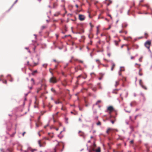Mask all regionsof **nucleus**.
<instances>
[{"instance_id": "obj_1", "label": "nucleus", "mask_w": 152, "mask_h": 152, "mask_svg": "<svg viewBox=\"0 0 152 152\" xmlns=\"http://www.w3.org/2000/svg\"><path fill=\"white\" fill-rule=\"evenodd\" d=\"M59 146H61L63 147V148L64 147V145L63 143H58L54 148V151L52 152H56V150L57 149H59V148H58Z\"/></svg>"}, {"instance_id": "obj_2", "label": "nucleus", "mask_w": 152, "mask_h": 152, "mask_svg": "<svg viewBox=\"0 0 152 152\" xmlns=\"http://www.w3.org/2000/svg\"><path fill=\"white\" fill-rule=\"evenodd\" d=\"M151 43L150 41H147L145 44V47L148 49L149 51H150V47L151 46Z\"/></svg>"}, {"instance_id": "obj_3", "label": "nucleus", "mask_w": 152, "mask_h": 152, "mask_svg": "<svg viewBox=\"0 0 152 152\" xmlns=\"http://www.w3.org/2000/svg\"><path fill=\"white\" fill-rule=\"evenodd\" d=\"M49 81L50 83H55L57 82L56 78L54 77H51L49 80Z\"/></svg>"}, {"instance_id": "obj_4", "label": "nucleus", "mask_w": 152, "mask_h": 152, "mask_svg": "<svg viewBox=\"0 0 152 152\" xmlns=\"http://www.w3.org/2000/svg\"><path fill=\"white\" fill-rule=\"evenodd\" d=\"M85 16L83 15L79 14V19L80 21H83L85 20Z\"/></svg>"}, {"instance_id": "obj_5", "label": "nucleus", "mask_w": 152, "mask_h": 152, "mask_svg": "<svg viewBox=\"0 0 152 152\" xmlns=\"http://www.w3.org/2000/svg\"><path fill=\"white\" fill-rule=\"evenodd\" d=\"M114 110V108L112 106H110L107 108V110L109 111V113H110L111 112L113 111Z\"/></svg>"}, {"instance_id": "obj_6", "label": "nucleus", "mask_w": 152, "mask_h": 152, "mask_svg": "<svg viewBox=\"0 0 152 152\" xmlns=\"http://www.w3.org/2000/svg\"><path fill=\"white\" fill-rule=\"evenodd\" d=\"M79 134L80 136L83 137H84L85 136V134L84 132H82L81 131H79Z\"/></svg>"}, {"instance_id": "obj_7", "label": "nucleus", "mask_w": 152, "mask_h": 152, "mask_svg": "<svg viewBox=\"0 0 152 152\" xmlns=\"http://www.w3.org/2000/svg\"><path fill=\"white\" fill-rule=\"evenodd\" d=\"M114 129H113L111 128H108L107 130L106 131V132L107 134H109V132L111 131H113Z\"/></svg>"}, {"instance_id": "obj_8", "label": "nucleus", "mask_w": 152, "mask_h": 152, "mask_svg": "<svg viewBox=\"0 0 152 152\" xmlns=\"http://www.w3.org/2000/svg\"><path fill=\"white\" fill-rule=\"evenodd\" d=\"M38 143L40 147H44V145H43V144H42V140H38Z\"/></svg>"}, {"instance_id": "obj_9", "label": "nucleus", "mask_w": 152, "mask_h": 152, "mask_svg": "<svg viewBox=\"0 0 152 152\" xmlns=\"http://www.w3.org/2000/svg\"><path fill=\"white\" fill-rule=\"evenodd\" d=\"M93 151H94L95 152H101V149L100 147H98L96 150L93 149Z\"/></svg>"}, {"instance_id": "obj_10", "label": "nucleus", "mask_w": 152, "mask_h": 152, "mask_svg": "<svg viewBox=\"0 0 152 152\" xmlns=\"http://www.w3.org/2000/svg\"><path fill=\"white\" fill-rule=\"evenodd\" d=\"M31 81H32V83H31V85L32 86H33V85H34L35 84V81H34V79L33 78H31Z\"/></svg>"}, {"instance_id": "obj_11", "label": "nucleus", "mask_w": 152, "mask_h": 152, "mask_svg": "<svg viewBox=\"0 0 152 152\" xmlns=\"http://www.w3.org/2000/svg\"><path fill=\"white\" fill-rule=\"evenodd\" d=\"M128 26V24L126 23H123L122 25V27L123 28H126Z\"/></svg>"}, {"instance_id": "obj_12", "label": "nucleus", "mask_w": 152, "mask_h": 152, "mask_svg": "<svg viewBox=\"0 0 152 152\" xmlns=\"http://www.w3.org/2000/svg\"><path fill=\"white\" fill-rule=\"evenodd\" d=\"M115 66V64L114 63H112V66L111 68V70L113 71V69L114 68Z\"/></svg>"}, {"instance_id": "obj_13", "label": "nucleus", "mask_w": 152, "mask_h": 152, "mask_svg": "<svg viewBox=\"0 0 152 152\" xmlns=\"http://www.w3.org/2000/svg\"><path fill=\"white\" fill-rule=\"evenodd\" d=\"M119 80L115 82V87H116L118 85H119Z\"/></svg>"}, {"instance_id": "obj_14", "label": "nucleus", "mask_w": 152, "mask_h": 152, "mask_svg": "<svg viewBox=\"0 0 152 152\" xmlns=\"http://www.w3.org/2000/svg\"><path fill=\"white\" fill-rule=\"evenodd\" d=\"M141 71H142L141 69H140L139 72V74L140 76H142L143 74L141 72Z\"/></svg>"}, {"instance_id": "obj_15", "label": "nucleus", "mask_w": 152, "mask_h": 152, "mask_svg": "<svg viewBox=\"0 0 152 152\" xmlns=\"http://www.w3.org/2000/svg\"><path fill=\"white\" fill-rule=\"evenodd\" d=\"M41 124V123L39 121H38V123L36 124V126L38 127Z\"/></svg>"}, {"instance_id": "obj_16", "label": "nucleus", "mask_w": 152, "mask_h": 152, "mask_svg": "<svg viewBox=\"0 0 152 152\" xmlns=\"http://www.w3.org/2000/svg\"><path fill=\"white\" fill-rule=\"evenodd\" d=\"M145 90H147V88L146 86H145L143 85V84L141 86Z\"/></svg>"}, {"instance_id": "obj_17", "label": "nucleus", "mask_w": 152, "mask_h": 152, "mask_svg": "<svg viewBox=\"0 0 152 152\" xmlns=\"http://www.w3.org/2000/svg\"><path fill=\"white\" fill-rule=\"evenodd\" d=\"M109 3L107 4V5L109 6L110 4L112 3V1L110 0H108Z\"/></svg>"}, {"instance_id": "obj_18", "label": "nucleus", "mask_w": 152, "mask_h": 152, "mask_svg": "<svg viewBox=\"0 0 152 152\" xmlns=\"http://www.w3.org/2000/svg\"><path fill=\"white\" fill-rule=\"evenodd\" d=\"M139 84L140 86L142 85L143 84L142 80L141 79L139 80Z\"/></svg>"}, {"instance_id": "obj_19", "label": "nucleus", "mask_w": 152, "mask_h": 152, "mask_svg": "<svg viewBox=\"0 0 152 152\" xmlns=\"http://www.w3.org/2000/svg\"><path fill=\"white\" fill-rule=\"evenodd\" d=\"M41 89L42 88H38L37 90V93H38L41 90Z\"/></svg>"}, {"instance_id": "obj_20", "label": "nucleus", "mask_w": 152, "mask_h": 152, "mask_svg": "<svg viewBox=\"0 0 152 152\" xmlns=\"http://www.w3.org/2000/svg\"><path fill=\"white\" fill-rule=\"evenodd\" d=\"M57 6V4L56 3H54L53 4V7L55 8Z\"/></svg>"}, {"instance_id": "obj_21", "label": "nucleus", "mask_w": 152, "mask_h": 152, "mask_svg": "<svg viewBox=\"0 0 152 152\" xmlns=\"http://www.w3.org/2000/svg\"><path fill=\"white\" fill-rule=\"evenodd\" d=\"M118 91V90H113V93H114V94H116L117 93V91Z\"/></svg>"}, {"instance_id": "obj_22", "label": "nucleus", "mask_w": 152, "mask_h": 152, "mask_svg": "<svg viewBox=\"0 0 152 152\" xmlns=\"http://www.w3.org/2000/svg\"><path fill=\"white\" fill-rule=\"evenodd\" d=\"M55 103L56 104H59V103H61V102L59 101L58 100L57 101H55Z\"/></svg>"}, {"instance_id": "obj_23", "label": "nucleus", "mask_w": 152, "mask_h": 152, "mask_svg": "<svg viewBox=\"0 0 152 152\" xmlns=\"http://www.w3.org/2000/svg\"><path fill=\"white\" fill-rule=\"evenodd\" d=\"M96 61L97 63L99 64L100 63V61L99 59H96Z\"/></svg>"}, {"instance_id": "obj_24", "label": "nucleus", "mask_w": 152, "mask_h": 152, "mask_svg": "<svg viewBox=\"0 0 152 152\" xmlns=\"http://www.w3.org/2000/svg\"><path fill=\"white\" fill-rule=\"evenodd\" d=\"M145 38L146 39L147 38L148 36V34L147 33H145Z\"/></svg>"}, {"instance_id": "obj_25", "label": "nucleus", "mask_w": 152, "mask_h": 152, "mask_svg": "<svg viewBox=\"0 0 152 152\" xmlns=\"http://www.w3.org/2000/svg\"><path fill=\"white\" fill-rule=\"evenodd\" d=\"M96 124L97 125H100L101 124V123L100 121H98V122Z\"/></svg>"}, {"instance_id": "obj_26", "label": "nucleus", "mask_w": 152, "mask_h": 152, "mask_svg": "<svg viewBox=\"0 0 152 152\" xmlns=\"http://www.w3.org/2000/svg\"><path fill=\"white\" fill-rule=\"evenodd\" d=\"M114 42H115V44L116 45H118V42L117 41H114Z\"/></svg>"}, {"instance_id": "obj_27", "label": "nucleus", "mask_w": 152, "mask_h": 152, "mask_svg": "<svg viewBox=\"0 0 152 152\" xmlns=\"http://www.w3.org/2000/svg\"><path fill=\"white\" fill-rule=\"evenodd\" d=\"M92 90L94 91H96L97 90V89L96 88H92Z\"/></svg>"}, {"instance_id": "obj_28", "label": "nucleus", "mask_w": 152, "mask_h": 152, "mask_svg": "<svg viewBox=\"0 0 152 152\" xmlns=\"http://www.w3.org/2000/svg\"><path fill=\"white\" fill-rule=\"evenodd\" d=\"M98 85L99 86V88H100V89H102V88L101 86V84H100V83H99L98 84Z\"/></svg>"}, {"instance_id": "obj_29", "label": "nucleus", "mask_w": 152, "mask_h": 152, "mask_svg": "<svg viewBox=\"0 0 152 152\" xmlns=\"http://www.w3.org/2000/svg\"><path fill=\"white\" fill-rule=\"evenodd\" d=\"M37 72V70H35V71H34L32 73V74L33 75H34V74L35 73H36Z\"/></svg>"}, {"instance_id": "obj_30", "label": "nucleus", "mask_w": 152, "mask_h": 152, "mask_svg": "<svg viewBox=\"0 0 152 152\" xmlns=\"http://www.w3.org/2000/svg\"><path fill=\"white\" fill-rule=\"evenodd\" d=\"M126 46H127V50L128 51H129V50H130L131 49V48H129L128 47V46L127 45H126Z\"/></svg>"}, {"instance_id": "obj_31", "label": "nucleus", "mask_w": 152, "mask_h": 152, "mask_svg": "<svg viewBox=\"0 0 152 152\" xmlns=\"http://www.w3.org/2000/svg\"><path fill=\"white\" fill-rule=\"evenodd\" d=\"M36 151V150L35 149H31V152H34V151Z\"/></svg>"}, {"instance_id": "obj_32", "label": "nucleus", "mask_w": 152, "mask_h": 152, "mask_svg": "<svg viewBox=\"0 0 152 152\" xmlns=\"http://www.w3.org/2000/svg\"><path fill=\"white\" fill-rule=\"evenodd\" d=\"M101 102V100H98L97 101V102L96 103V104H97Z\"/></svg>"}, {"instance_id": "obj_33", "label": "nucleus", "mask_w": 152, "mask_h": 152, "mask_svg": "<svg viewBox=\"0 0 152 152\" xmlns=\"http://www.w3.org/2000/svg\"><path fill=\"white\" fill-rule=\"evenodd\" d=\"M124 93L125 94V97H126L128 95V93L127 92L125 91L124 92Z\"/></svg>"}, {"instance_id": "obj_34", "label": "nucleus", "mask_w": 152, "mask_h": 152, "mask_svg": "<svg viewBox=\"0 0 152 152\" xmlns=\"http://www.w3.org/2000/svg\"><path fill=\"white\" fill-rule=\"evenodd\" d=\"M82 76L81 75H79L77 77V80H79V78H80V77H82Z\"/></svg>"}, {"instance_id": "obj_35", "label": "nucleus", "mask_w": 152, "mask_h": 152, "mask_svg": "<svg viewBox=\"0 0 152 152\" xmlns=\"http://www.w3.org/2000/svg\"><path fill=\"white\" fill-rule=\"evenodd\" d=\"M42 144H43V145H44V146L46 144V142H42Z\"/></svg>"}, {"instance_id": "obj_36", "label": "nucleus", "mask_w": 152, "mask_h": 152, "mask_svg": "<svg viewBox=\"0 0 152 152\" xmlns=\"http://www.w3.org/2000/svg\"><path fill=\"white\" fill-rule=\"evenodd\" d=\"M142 57H141L139 59V61L140 62L142 61Z\"/></svg>"}, {"instance_id": "obj_37", "label": "nucleus", "mask_w": 152, "mask_h": 152, "mask_svg": "<svg viewBox=\"0 0 152 152\" xmlns=\"http://www.w3.org/2000/svg\"><path fill=\"white\" fill-rule=\"evenodd\" d=\"M61 110H66L65 108H64L63 107L61 108Z\"/></svg>"}, {"instance_id": "obj_38", "label": "nucleus", "mask_w": 152, "mask_h": 152, "mask_svg": "<svg viewBox=\"0 0 152 152\" xmlns=\"http://www.w3.org/2000/svg\"><path fill=\"white\" fill-rule=\"evenodd\" d=\"M51 90L53 92H55V90H54V89L53 88H52L51 89Z\"/></svg>"}, {"instance_id": "obj_39", "label": "nucleus", "mask_w": 152, "mask_h": 152, "mask_svg": "<svg viewBox=\"0 0 152 152\" xmlns=\"http://www.w3.org/2000/svg\"><path fill=\"white\" fill-rule=\"evenodd\" d=\"M46 27L45 26H42L41 28H42V29H44Z\"/></svg>"}, {"instance_id": "obj_40", "label": "nucleus", "mask_w": 152, "mask_h": 152, "mask_svg": "<svg viewBox=\"0 0 152 152\" xmlns=\"http://www.w3.org/2000/svg\"><path fill=\"white\" fill-rule=\"evenodd\" d=\"M121 70H120V71L118 72V74H119V75H121Z\"/></svg>"}, {"instance_id": "obj_41", "label": "nucleus", "mask_w": 152, "mask_h": 152, "mask_svg": "<svg viewBox=\"0 0 152 152\" xmlns=\"http://www.w3.org/2000/svg\"><path fill=\"white\" fill-rule=\"evenodd\" d=\"M134 142L133 140H132L130 141V144H133Z\"/></svg>"}, {"instance_id": "obj_42", "label": "nucleus", "mask_w": 152, "mask_h": 152, "mask_svg": "<svg viewBox=\"0 0 152 152\" xmlns=\"http://www.w3.org/2000/svg\"><path fill=\"white\" fill-rule=\"evenodd\" d=\"M124 31H123V30H121L119 31V33H124Z\"/></svg>"}, {"instance_id": "obj_43", "label": "nucleus", "mask_w": 152, "mask_h": 152, "mask_svg": "<svg viewBox=\"0 0 152 152\" xmlns=\"http://www.w3.org/2000/svg\"><path fill=\"white\" fill-rule=\"evenodd\" d=\"M120 96L122 100H123V97L122 96V94H120Z\"/></svg>"}, {"instance_id": "obj_44", "label": "nucleus", "mask_w": 152, "mask_h": 152, "mask_svg": "<svg viewBox=\"0 0 152 152\" xmlns=\"http://www.w3.org/2000/svg\"><path fill=\"white\" fill-rule=\"evenodd\" d=\"M3 83H4L7 84V81L6 80H5L4 82Z\"/></svg>"}, {"instance_id": "obj_45", "label": "nucleus", "mask_w": 152, "mask_h": 152, "mask_svg": "<svg viewBox=\"0 0 152 152\" xmlns=\"http://www.w3.org/2000/svg\"><path fill=\"white\" fill-rule=\"evenodd\" d=\"M26 133V132H24L23 133V134H22V135L23 136H24V134H25Z\"/></svg>"}, {"instance_id": "obj_46", "label": "nucleus", "mask_w": 152, "mask_h": 152, "mask_svg": "<svg viewBox=\"0 0 152 152\" xmlns=\"http://www.w3.org/2000/svg\"><path fill=\"white\" fill-rule=\"evenodd\" d=\"M111 122L113 124H114V121H111Z\"/></svg>"}, {"instance_id": "obj_47", "label": "nucleus", "mask_w": 152, "mask_h": 152, "mask_svg": "<svg viewBox=\"0 0 152 152\" xmlns=\"http://www.w3.org/2000/svg\"><path fill=\"white\" fill-rule=\"evenodd\" d=\"M107 55L109 56V57H110V55H111V54L110 53H108L107 54Z\"/></svg>"}, {"instance_id": "obj_48", "label": "nucleus", "mask_w": 152, "mask_h": 152, "mask_svg": "<svg viewBox=\"0 0 152 152\" xmlns=\"http://www.w3.org/2000/svg\"><path fill=\"white\" fill-rule=\"evenodd\" d=\"M61 1L63 3H64L65 1L64 0H61Z\"/></svg>"}, {"instance_id": "obj_49", "label": "nucleus", "mask_w": 152, "mask_h": 152, "mask_svg": "<svg viewBox=\"0 0 152 152\" xmlns=\"http://www.w3.org/2000/svg\"><path fill=\"white\" fill-rule=\"evenodd\" d=\"M123 80H124L125 81L126 80V78L125 77H123Z\"/></svg>"}, {"instance_id": "obj_50", "label": "nucleus", "mask_w": 152, "mask_h": 152, "mask_svg": "<svg viewBox=\"0 0 152 152\" xmlns=\"http://www.w3.org/2000/svg\"><path fill=\"white\" fill-rule=\"evenodd\" d=\"M43 66H44V67H46V66H47V65H46L45 64H44L43 65Z\"/></svg>"}, {"instance_id": "obj_51", "label": "nucleus", "mask_w": 152, "mask_h": 152, "mask_svg": "<svg viewBox=\"0 0 152 152\" xmlns=\"http://www.w3.org/2000/svg\"><path fill=\"white\" fill-rule=\"evenodd\" d=\"M90 24L91 27H93L94 26L93 25H92L91 23H90Z\"/></svg>"}, {"instance_id": "obj_52", "label": "nucleus", "mask_w": 152, "mask_h": 152, "mask_svg": "<svg viewBox=\"0 0 152 152\" xmlns=\"http://www.w3.org/2000/svg\"><path fill=\"white\" fill-rule=\"evenodd\" d=\"M114 131H116V132H118V129H114Z\"/></svg>"}, {"instance_id": "obj_53", "label": "nucleus", "mask_w": 152, "mask_h": 152, "mask_svg": "<svg viewBox=\"0 0 152 152\" xmlns=\"http://www.w3.org/2000/svg\"><path fill=\"white\" fill-rule=\"evenodd\" d=\"M79 62L82 63H83V61L81 60L79 61Z\"/></svg>"}, {"instance_id": "obj_54", "label": "nucleus", "mask_w": 152, "mask_h": 152, "mask_svg": "<svg viewBox=\"0 0 152 152\" xmlns=\"http://www.w3.org/2000/svg\"><path fill=\"white\" fill-rule=\"evenodd\" d=\"M31 87H29V88L30 89H31L32 88V85H31Z\"/></svg>"}, {"instance_id": "obj_55", "label": "nucleus", "mask_w": 152, "mask_h": 152, "mask_svg": "<svg viewBox=\"0 0 152 152\" xmlns=\"http://www.w3.org/2000/svg\"><path fill=\"white\" fill-rule=\"evenodd\" d=\"M144 1V0H140V3H142Z\"/></svg>"}, {"instance_id": "obj_56", "label": "nucleus", "mask_w": 152, "mask_h": 152, "mask_svg": "<svg viewBox=\"0 0 152 152\" xmlns=\"http://www.w3.org/2000/svg\"><path fill=\"white\" fill-rule=\"evenodd\" d=\"M108 16H109L110 17V18H111V19H112V17L110 15H108Z\"/></svg>"}, {"instance_id": "obj_57", "label": "nucleus", "mask_w": 152, "mask_h": 152, "mask_svg": "<svg viewBox=\"0 0 152 152\" xmlns=\"http://www.w3.org/2000/svg\"><path fill=\"white\" fill-rule=\"evenodd\" d=\"M64 29L66 31H67V28L66 27H65Z\"/></svg>"}, {"instance_id": "obj_58", "label": "nucleus", "mask_w": 152, "mask_h": 152, "mask_svg": "<svg viewBox=\"0 0 152 152\" xmlns=\"http://www.w3.org/2000/svg\"><path fill=\"white\" fill-rule=\"evenodd\" d=\"M124 45H125V46H126V45H122L121 46V48H123V47H124Z\"/></svg>"}, {"instance_id": "obj_59", "label": "nucleus", "mask_w": 152, "mask_h": 152, "mask_svg": "<svg viewBox=\"0 0 152 152\" xmlns=\"http://www.w3.org/2000/svg\"><path fill=\"white\" fill-rule=\"evenodd\" d=\"M124 33L125 34H126L127 33V31H124Z\"/></svg>"}, {"instance_id": "obj_60", "label": "nucleus", "mask_w": 152, "mask_h": 152, "mask_svg": "<svg viewBox=\"0 0 152 152\" xmlns=\"http://www.w3.org/2000/svg\"><path fill=\"white\" fill-rule=\"evenodd\" d=\"M35 100H36L35 101V103L37 104V102H36L37 98L36 97L35 98Z\"/></svg>"}, {"instance_id": "obj_61", "label": "nucleus", "mask_w": 152, "mask_h": 152, "mask_svg": "<svg viewBox=\"0 0 152 152\" xmlns=\"http://www.w3.org/2000/svg\"><path fill=\"white\" fill-rule=\"evenodd\" d=\"M79 120L80 121H82V120H81V118H79Z\"/></svg>"}, {"instance_id": "obj_62", "label": "nucleus", "mask_w": 152, "mask_h": 152, "mask_svg": "<svg viewBox=\"0 0 152 152\" xmlns=\"http://www.w3.org/2000/svg\"><path fill=\"white\" fill-rule=\"evenodd\" d=\"M134 57H133V56H132V57H131V59H134Z\"/></svg>"}, {"instance_id": "obj_63", "label": "nucleus", "mask_w": 152, "mask_h": 152, "mask_svg": "<svg viewBox=\"0 0 152 152\" xmlns=\"http://www.w3.org/2000/svg\"><path fill=\"white\" fill-rule=\"evenodd\" d=\"M82 77L84 79H86V76L85 77H83V76H82Z\"/></svg>"}, {"instance_id": "obj_64", "label": "nucleus", "mask_w": 152, "mask_h": 152, "mask_svg": "<svg viewBox=\"0 0 152 152\" xmlns=\"http://www.w3.org/2000/svg\"><path fill=\"white\" fill-rule=\"evenodd\" d=\"M53 61L54 62H56V60L55 59H53Z\"/></svg>"}]
</instances>
